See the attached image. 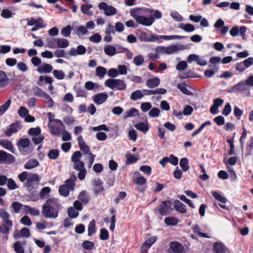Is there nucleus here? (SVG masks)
I'll use <instances>...</instances> for the list:
<instances>
[{"mask_svg":"<svg viewBox=\"0 0 253 253\" xmlns=\"http://www.w3.org/2000/svg\"><path fill=\"white\" fill-rule=\"evenodd\" d=\"M144 11L142 8H135L130 10V14L138 23L145 26H150L154 22V18L152 16L147 17L141 15L144 13Z\"/></svg>","mask_w":253,"mask_h":253,"instance_id":"obj_1","label":"nucleus"},{"mask_svg":"<svg viewBox=\"0 0 253 253\" xmlns=\"http://www.w3.org/2000/svg\"><path fill=\"white\" fill-rule=\"evenodd\" d=\"M77 180V177L75 175H72L70 178L65 182V184L61 185L59 188V194L64 197H67L69 194V191H73L75 185V181Z\"/></svg>","mask_w":253,"mask_h":253,"instance_id":"obj_2","label":"nucleus"},{"mask_svg":"<svg viewBox=\"0 0 253 253\" xmlns=\"http://www.w3.org/2000/svg\"><path fill=\"white\" fill-rule=\"evenodd\" d=\"M0 217L2 219V226L0 228V232L3 234H7L12 226V222L9 219V214L4 210H0Z\"/></svg>","mask_w":253,"mask_h":253,"instance_id":"obj_3","label":"nucleus"},{"mask_svg":"<svg viewBox=\"0 0 253 253\" xmlns=\"http://www.w3.org/2000/svg\"><path fill=\"white\" fill-rule=\"evenodd\" d=\"M105 85L110 88L113 89L116 88L119 90H125L126 86L123 80L114 79L107 80L105 82Z\"/></svg>","mask_w":253,"mask_h":253,"instance_id":"obj_4","label":"nucleus"},{"mask_svg":"<svg viewBox=\"0 0 253 253\" xmlns=\"http://www.w3.org/2000/svg\"><path fill=\"white\" fill-rule=\"evenodd\" d=\"M173 210L172 204L170 201H163L159 206L158 211L162 215L169 214Z\"/></svg>","mask_w":253,"mask_h":253,"instance_id":"obj_5","label":"nucleus"},{"mask_svg":"<svg viewBox=\"0 0 253 253\" xmlns=\"http://www.w3.org/2000/svg\"><path fill=\"white\" fill-rule=\"evenodd\" d=\"M98 8L100 10H103L104 14L107 16H112L116 14L117 10L113 6L108 5L104 2H100L98 5Z\"/></svg>","mask_w":253,"mask_h":253,"instance_id":"obj_6","label":"nucleus"},{"mask_svg":"<svg viewBox=\"0 0 253 253\" xmlns=\"http://www.w3.org/2000/svg\"><path fill=\"white\" fill-rule=\"evenodd\" d=\"M58 211H59L57 210L51 209V207L45 205L42 207V214L47 218H56L58 215Z\"/></svg>","mask_w":253,"mask_h":253,"instance_id":"obj_7","label":"nucleus"},{"mask_svg":"<svg viewBox=\"0 0 253 253\" xmlns=\"http://www.w3.org/2000/svg\"><path fill=\"white\" fill-rule=\"evenodd\" d=\"M73 168L75 170L79 171V172L78 174V178L81 180H84L86 173V170L84 168V163L80 162L74 163L73 164Z\"/></svg>","mask_w":253,"mask_h":253,"instance_id":"obj_8","label":"nucleus"},{"mask_svg":"<svg viewBox=\"0 0 253 253\" xmlns=\"http://www.w3.org/2000/svg\"><path fill=\"white\" fill-rule=\"evenodd\" d=\"M40 181L39 176L36 173H30L28 174V181H27V186L28 190L32 193L35 192V190H33L31 186L33 183L36 182L37 184Z\"/></svg>","mask_w":253,"mask_h":253,"instance_id":"obj_9","label":"nucleus"},{"mask_svg":"<svg viewBox=\"0 0 253 253\" xmlns=\"http://www.w3.org/2000/svg\"><path fill=\"white\" fill-rule=\"evenodd\" d=\"M248 86L245 81L241 82L236 85L232 86L229 91L230 93H235L238 91L243 92V91L247 90Z\"/></svg>","mask_w":253,"mask_h":253,"instance_id":"obj_10","label":"nucleus"},{"mask_svg":"<svg viewBox=\"0 0 253 253\" xmlns=\"http://www.w3.org/2000/svg\"><path fill=\"white\" fill-rule=\"evenodd\" d=\"M44 205L58 211L62 208L59 201L55 198H50L48 199Z\"/></svg>","mask_w":253,"mask_h":253,"instance_id":"obj_11","label":"nucleus"},{"mask_svg":"<svg viewBox=\"0 0 253 253\" xmlns=\"http://www.w3.org/2000/svg\"><path fill=\"white\" fill-rule=\"evenodd\" d=\"M184 248L178 242H171L170 244V253H182Z\"/></svg>","mask_w":253,"mask_h":253,"instance_id":"obj_12","label":"nucleus"},{"mask_svg":"<svg viewBox=\"0 0 253 253\" xmlns=\"http://www.w3.org/2000/svg\"><path fill=\"white\" fill-rule=\"evenodd\" d=\"M78 142L80 149L84 153V155L90 152L89 147L85 143L82 135L78 136Z\"/></svg>","mask_w":253,"mask_h":253,"instance_id":"obj_13","label":"nucleus"},{"mask_svg":"<svg viewBox=\"0 0 253 253\" xmlns=\"http://www.w3.org/2000/svg\"><path fill=\"white\" fill-rule=\"evenodd\" d=\"M108 96L106 93H101L96 94L93 97V101L97 105H100L106 101Z\"/></svg>","mask_w":253,"mask_h":253,"instance_id":"obj_14","label":"nucleus"},{"mask_svg":"<svg viewBox=\"0 0 253 253\" xmlns=\"http://www.w3.org/2000/svg\"><path fill=\"white\" fill-rule=\"evenodd\" d=\"M52 66L47 63L43 64L38 67L37 71L40 73H49L52 71Z\"/></svg>","mask_w":253,"mask_h":253,"instance_id":"obj_15","label":"nucleus"},{"mask_svg":"<svg viewBox=\"0 0 253 253\" xmlns=\"http://www.w3.org/2000/svg\"><path fill=\"white\" fill-rule=\"evenodd\" d=\"M74 33L77 34L79 37L81 38L84 35L88 33L87 28L84 26H78L73 28Z\"/></svg>","mask_w":253,"mask_h":253,"instance_id":"obj_16","label":"nucleus"},{"mask_svg":"<svg viewBox=\"0 0 253 253\" xmlns=\"http://www.w3.org/2000/svg\"><path fill=\"white\" fill-rule=\"evenodd\" d=\"M157 237L153 236L147 239L143 244L141 247V250L143 252H146L147 250L156 241Z\"/></svg>","mask_w":253,"mask_h":253,"instance_id":"obj_17","label":"nucleus"},{"mask_svg":"<svg viewBox=\"0 0 253 253\" xmlns=\"http://www.w3.org/2000/svg\"><path fill=\"white\" fill-rule=\"evenodd\" d=\"M213 251L214 253H226V248L221 242H216L213 246Z\"/></svg>","mask_w":253,"mask_h":253,"instance_id":"obj_18","label":"nucleus"},{"mask_svg":"<svg viewBox=\"0 0 253 253\" xmlns=\"http://www.w3.org/2000/svg\"><path fill=\"white\" fill-rule=\"evenodd\" d=\"M19 128L20 125L18 123H16L13 124L5 130V134L7 136H10L13 133L16 132Z\"/></svg>","mask_w":253,"mask_h":253,"instance_id":"obj_19","label":"nucleus"},{"mask_svg":"<svg viewBox=\"0 0 253 253\" xmlns=\"http://www.w3.org/2000/svg\"><path fill=\"white\" fill-rule=\"evenodd\" d=\"M48 127L51 133L57 136H60L61 134V130H60V127L62 128V130L64 128L62 126L53 125V124H49V125H48Z\"/></svg>","mask_w":253,"mask_h":253,"instance_id":"obj_20","label":"nucleus"},{"mask_svg":"<svg viewBox=\"0 0 253 253\" xmlns=\"http://www.w3.org/2000/svg\"><path fill=\"white\" fill-rule=\"evenodd\" d=\"M182 45H170L167 47H166V51L167 54H171L173 53L177 52L178 50L180 49H182L183 48Z\"/></svg>","mask_w":253,"mask_h":253,"instance_id":"obj_21","label":"nucleus"},{"mask_svg":"<svg viewBox=\"0 0 253 253\" xmlns=\"http://www.w3.org/2000/svg\"><path fill=\"white\" fill-rule=\"evenodd\" d=\"M160 80L158 77L148 79L146 82V85L150 88H154L159 85Z\"/></svg>","mask_w":253,"mask_h":253,"instance_id":"obj_22","label":"nucleus"},{"mask_svg":"<svg viewBox=\"0 0 253 253\" xmlns=\"http://www.w3.org/2000/svg\"><path fill=\"white\" fill-rule=\"evenodd\" d=\"M144 97L142 90H136L133 91L130 96V98L133 101H136L141 99Z\"/></svg>","mask_w":253,"mask_h":253,"instance_id":"obj_23","label":"nucleus"},{"mask_svg":"<svg viewBox=\"0 0 253 253\" xmlns=\"http://www.w3.org/2000/svg\"><path fill=\"white\" fill-rule=\"evenodd\" d=\"M174 207L176 211L181 212L185 213L186 212V206L178 200L174 201Z\"/></svg>","mask_w":253,"mask_h":253,"instance_id":"obj_24","label":"nucleus"},{"mask_svg":"<svg viewBox=\"0 0 253 253\" xmlns=\"http://www.w3.org/2000/svg\"><path fill=\"white\" fill-rule=\"evenodd\" d=\"M57 47L59 48H65L69 46V41L64 38H57Z\"/></svg>","mask_w":253,"mask_h":253,"instance_id":"obj_25","label":"nucleus"},{"mask_svg":"<svg viewBox=\"0 0 253 253\" xmlns=\"http://www.w3.org/2000/svg\"><path fill=\"white\" fill-rule=\"evenodd\" d=\"M221 61V58L217 56L213 57L210 59L209 63L211 65V66L213 67L215 72H217L218 70V67L216 66V64L219 63Z\"/></svg>","mask_w":253,"mask_h":253,"instance_id":"obj_26","label":"nucleus"},{"mask_svg":"<svg viewBox=\"0 0 253 253\" xmlns=\"http://www.w3.org/2000/svg\"><path fill=\"white\" fill-rule=\"evenodd\" d=\"M39 165V163L37 160L31 159L25 164L24 168L28 169H32L38 166Z\"/></svg>","mask_w":253,"mask_h":253,"instance_id":"obj_27","label":"nucleus"},{"mask_svg":"<svg viewBox=\"0 0 253 253\" xmlns=\"http://www.w3.org/2000/svg\"><path fill=\"white\" fill-rule=\"evenodd\" d=\"M178 28L184 30L186 32H191L194 31L195 27L194 26L191 24H184V23H180L178 25Z\"/></svg>","mask_w":253,"mask_h":253,"instance_id":"obj_28","label":"nucleus"},{"mask_svg":"<svg viewBox=\"0 0 253 253\" xmlns=\"http://www.w3.org/2000/svg\"><path fill=\"white\" fill-rule=\"evenodd\" d=\"M134 126L137 129L142 131L144 133H146L149 129L148 124L145 123H138L136 124Z\"/></svg>","mask_w":253,"mask_h":253,"instance_id":"obj_29","label":"nucleus"},{"mask_svg":"<svg viewBox=\"0 0 253 253\" xmlns=\"http://www.w3.org/2000/svg\"><path fill=\"white\" fill-rule=\"evenodd\" d=\"M9 83V79L4 72L0 71V85L1 86H6Z\"/></svg>","mask_w":253,"mask_h":253,"instance_id":"obj_30","label":"nucleus"},{"mask_svg":"<svg viewBox=\"0 0 253 253\" xmlns=\"http://www.w3.org/2000/svg\"><path fill=\"white\" fill-rule=\"evenodd\" d=\"M104 52L108 56H112L116 54V48L111 45L105 46L104 48Z\"/></svg>","mask_w":253,"mask_h":253,"instance_id":"obj_31","label":"nucleus"},{"mask_svg":"<svg viewBox=\"0 0 253 253\" xmlns=\"http://www.w3.org/2000/svg\"><path fill=\"white\" fill-rule=\"evenodd\" d=\"M78 199L84 204H86L88 203L90 198L87 193L84 191L79 194Z\"/></svg>","mask_w":253,"mask_h":253,"instance_id":"obj_32","label":"nucleus"},{"mask_svg":"<svg viewBox=\"0 0 253 253\" xmlns=\"http://www.w3.org/2000/svg\"><path fill=\"white\" fill-rule=\"evenodd\" d=\"M92 5L90 4H83L81 6L82 12L88 16H91L93 14L92 12L90 10V9L92 8Z\"/></svg>","mask_w":253,"mask_h":253,"instance_id":"obj_33","label":"nucleus"},{"mask_svg":"<svg viewBox=\"0 0 253 253\" xmlns=\"http://www.w3.org/2000/svg\"><path fill=\"white\" fill-rule=\"evenodd\" d=\"M107 73L106 68L103 67H98L96 68L95 70L96 76L99 77L100 78H102L104 77Z\"/></svg>","mask_w":253,"mask_h":253,"instance_id":"obj_34","label":"nucleus"},{"mask_svg":"<svg viewBox=\"0 0 253 253\" xmlns=\"http://www.w3.org/2000/svg\"><path fill=\"white\" fill-rule=\"evenodd\" d=\"M179 165L184 171H187L189 169L188 160L186 158H183L180 160Z\"/></svg>","mask_w":253,"mask_h":253,"instance_id":"obj_35","label":"nucleus"},{"mask_svg":"<svg viewBox=\"0 0 253 253\" xmlns=\"http://www.w3.org/2000/svg\"><path fill=\"white\" fill-rule=\"evenodd\" d=\"M25 242H24L22 244L20 242H17L14 244V249L17 253H24V250L22 245H25Z\"/></svg>","mask_w":253,"mask_h":253,"instance_id":"obj_36","label":"nucleus"},{"mask_svg":"<svg viewBox=\"0 0 253 253\" xmlns=\"http://www.w3.org/2000/svg\"><path fill=\"white\" fill-rule=\"evenodd\" d=\"M193 231L194 233L197 234L199 237L206 238H210V237L208 236L206 234L200 232V227L197 224L194 225L193 228Z\"/></svg>","mask_w":253,"mask_h":253,"instance_id":"obj_37","label":"nucleus"},{"mask_svg":"<svg viewBox=\"0 0 253 253\" xmlns=\"http://www.w3.org/2000/svg\"><path fill=\"white\" fill-rule=\"evenodd\" d=\"M82 156V154L80 151H76L72 156L71 161L73 164L81 162L80 160Z\"/></svg>","mask_w":253,"mask_h":253,"instance_id":"obj_38","label":"nucleus"},{"mask_svg":"<svg viewBox=\"0 0 253 253\" xmlns=\"http://www.w3.org/2000/svg\"><path fill=\"white\" fill-rule=\"evenodd\" d=\"M88 235L90 236L96 232L95 222L94 220H92L89 223L88 227Z\"/></svg>","mask_w":253,"mask_h":253,"instance_id":"obj_39","label":"nucleus"},{"mask_svg":"<svg viewBox=\"0 0 253 253\" xmlns=\"http://www.w3.org/2000/svg\"><path fill=\"white\" fill-rule=\"evenodd\" d=\"M177 220L174 217H167L165 219V223L169 226H174L177 223Z\"/></svg>","mask_w":253,"mask_h":253,"instance_id":"obj_40","label":"nucleus"},{"mask_svg":"<svg viewBox=\"0 0 253 253\" xmlns=\"http://www.w3.org/2000/svg\"><path fill=\"white\" fill-rule=\"evenodd\" d=\"M53 75L58 80H63L65 77L64 73L62 70H54L53 71Z\"/></svg>","mask_w":253,"mask_h":253,"instance_id":"obj_41","label":"nucleus"},{"mask_svg":"<svg viewBox=\"0 0 253 253\" xmlns=\"http://www.w3.org/2000/svg\"><path fill=\"white\" fill-rule=\"evenodd\" d=\"M0 144L5 148L12 151L13 146L12 144L9 141L2 140L0 141Z\"/></svg>","mask_w":253,"mask_h":253,"instance_id":"obj_42","label":"nucleus"},{"mask_svg":"<svg viewBox=\"0 0 253 253\" xmlns=\"http://www.w3.org/2000/svg\"><path fill=\"white\" fill-rule=\"evenodd\" d=\"M71 30V26L67 25L61 30V33L63 37H69L70 36Z\"/></svg>","mask_w":253,"mask_h":253,"instance_id":"obj_43","label":"nucleus"},{"mask_svg":"<svg viewBox=\"0 0 253 253\" xmlns=\"http://www.w3.org/2000/svg\"><path fill=\"white\" fill-rule=\"evenodd\" d=\"M11 207L15 213L20 212V210L22 209L23 205L18 202H13L11 205Z\"/></svg>","mask_w":253,"mask_h":253,"instance_id":"obj_44","label":"nucleus"},{"mask_svg":"<svg viewBox=\"0 0 253 253\" xmlns=\"http://www.w3.org/2000/svg\"><path fill=\"white\" fill-rule=\"evenodd\" d=\"M126 164H134L138 160V158L132 155L130 153L126 154Z\"/></svg>","mask_w":253,"mask_h":253,"instance_id":"obj_45","label":"nucleus"},{"mask_svg":"<svg viewBox=\"0 0 253 253\" xmlns=\"http://www.w3.org/2000/svg\"><path fill=\"white\" fill-rule=\"evenodd\" d=\"M12 12L8 9H4L1 13V16L5 19L10 18L13 16Z\"/></svg>","mask_w":253,"mask_h":253,"instance_id":"obj_46","label":"nucleus"},{"mask_svg":"<svg viewBox=\"0 0 253 253\" xmlns=\"http://www.w3.org/2000/svg\"><path fill=\"white\" fill-rule=\"evenodd\" d=\"M48 156L50 159L55 160L59 156V150L56 149L51 150L48 153Z\"/></svg>","mask_w":253,"mask_h":253,"instance_id":"obj_47","label":"nucleus"},{"mask_svg":"<svg viewBox=\"0 0 253 253\" xmlns=\"http://www.w3.org/2000/svg\"><path fill=\"white\" fill-rule=\"evenodd\" d=\"M212 195L215 199H216L217 201L221 202V203L224 204L227 202V199L225 197L220 195L217 192H213Z\"/></svg>","mask_w":253,"mask_h":253,"instance_id":"obj_48","label":"nucleus"},{"mask_svg":"<svg viewBox=\"0 0 253 253\" xmlns=\"http://www.w3.org/2000/svg\"><path fill=\"white\" fill-rule=\"evenodd\" d=\"M177 88H179L182 92L183 93L190 95L192 94V92L187 89L185 85L182 84H178L177 85Z\"/></svg>","mask_w":253,"mask_h":253,"instance_id":"obj_49","label":"nucleus"},{"mask_svg":"<svg viewBox=\"0 0 253 253\" xmlns=\"http://www.w3.org/2000/svg\"><path fill=\"white\" fill-rule=\"evenodd\" d=\"M126 114V115L125 116V118H128V117H132L136 116L139 115V112L135 108H132L130 109V110L127 111Z\"/></svg>","mask_w":253,"mask_h":253,"instance_id":"obj_50","label":"nucleus"},{"mask_svg":"<svg viewBox=\"0 0 253 253\" xmlns=\"http://www.w3.org/2000/svg\"><path fill=\"white\" fill-rule=\"evenodd\" d=\"M11 103V100L8 99L2 105L0 106V115H2L9 108Z\"/></svg>","mask_w":253,"mask_h":253,"instance_id":"obj_51","label":"nucleus"},{"mask_svg":"<svg viewBox=\"0 0 253 253\" xmlns=\"http://www.w3.org/2000/svg\"><path fill=\"white\" fill-rule=\"evenodd\" d=\"M68 215L72 218H76L79 215V212L73 207H70L68 209Z\"/></svg>","mask_w":253,"mask_h":253,"instance_id":"obj_52","label":"nucleus"},{"mask_svg":"<svg viewBox=\"0 0 253 253\" xmlns=\"http://www.w3.org/2000/svg\"><path fill=\"white\" fill-rule=\"evenodd\" d=\"M84 86L88 90H93L94 89H97L99 85L92 82L88 81L85 83Z\"/></svg>","mask_w":253,"mask_h":253,"instance_id":"obj_53","label":"nucleus"},{"mask_svg":"<svg viewBox=\"0 0 253 253\" xmlns=\"http://www.w3.org/2000/svg\"><path fill=\"white\" fill-rule=\"evenodd\" d=\"M12 157L10 154H9L3 151H0V162L5 161L10 159Z\"/></svg>","mask_w":253,"mask_h":253,"instance_id":"obj_54","label":"nucleus"},{"mask_svg":"<svg viewBox=\"0 0 253 253\" xmlns=\"http://www.w3.org/2000/svg\"><path fill=\"white\" fill-rule=\"evenodd\" d=\"M144 62V58L142 55H139L135 57L133 59V63L136 66H140Z\"/></svg>","mask_w":253,"mask_h":253,"instance_id":"obj_55","label":"nucleus"},{"mask_svg":"<svg viewBox=\"0 0 253 253\" xmlns=\"http://www.w3.org/2000/svg\"><path fill=\"white\" fill-rule=\"evenodd\" d=\"M30 143V140L27 138L21 139L18 142V146L20 147L26 148L29 146Z\"/></svg>","mask_w":253,"mask_h":253,"instance_id":"obj_56","label":"nucleus"},{"mask_svg":"<svg viewBox=\"0 0 253 253\" xmlns=\"http://www.w3.org/2000/svg\"><path fill=\"white\" fill-rule=\"evenodd\" d=\"M160 110L158 108H153L149 112L148 114L151 117L156 118L159 116Z\"/></svg>","mask_w":253,"mask_h":253,"instance_id":"obj_57","label":"nucleus"},{"mask_svg":"<svg viewBox=\"0 0 253 253\" xmlns=\"http://www.w3.org/2000/svg\"><path fill=\"white\" fill-rule=\"evenodd\" d=\"M7 186L10 190H14L18 188V185L12 179H9L7 180Z\"/></svg>","mask_w":253,"mask_h":253,"instance_id":"obj_58","label":"nucleus"},{"mask_svg":"<svg viewBox=\"0 0 253 253\" xmlns=\"http://www.w3.org/2000/svg\"><path fill=\"white\" fill-rule=\"evenodd\" d=\"M89 39L90 42L98 43L101 40V36L99 34L96 33L90 37Z\"/></svg>","mask_w":253,"mask_h":253,"instance_id":"obj_59","label":"nucleus"},{"mask_svg":"<svg viewBox=\"0 0 253 253\" xmlns=\"http://www.w3.org/2000/svg\"><path fill=\"white\" fill-rule=\"evenodd\" d=\"M29 134L33 136H38L41 133V129L39 127L31 128L28 130Z\"/></svg>","mask_w":253,"mask_h":253,"instance_id":"obj_60","label":"nucleus"},{"mask_svg":"<svg viewBox=\"0 0 253 253\" xmlns=\"http://www.w3.org/2000/svg\"><path fill=\"white\" fill-rule=\"evenodd\" d=\"M61 134H62V139L63 141H66L71 139V136L70 133L65 129L62 130Z\"/></svg>","mask_w":253,"mask_h":253,"instance_id":"obj_61","label":"nucleus"},{"mask_svg":"<svg viewBox=\"0 0 253 253\" xmlns=\"http://www.w3.org/2000/svg\"><path fill=\"white\" fill-rule=\"evenodd\" d=\"M152 105L150 102H143L141 103L140 108L143 112H146L150 110Z\"/></svg>","mask_w":253,"mask_h":253,"instance_id":"obj_62","label":"nucleus"},{"mask_svg":"<svg viewBox=\"0 0 253 253\" xmlns=\"http://www.w3.org/2000/svg\"><path fill=\"white\" fill-rule=\"evenodd\" d=\"M170 15L172 18L176 21L181 22L183 21V17L177 12H171Z\"/></svg>","mask_w":253,"mask_h":253,"instance_id":"obj_63","label":"nucleus"},{"mask_svg":"<svg viewBox=\"0 0 253 253\" xmlns=\"http://www.w3.org/2000/svg\"><path fill=\"white\" fill-rule=\"evenodd\" d=\"M187 63L185 61H180L176 66V69L179 71H183L187 67Z\"/></svg>","mask_w":253,"mask_h":253,"instance_id":"obj_64","label":"nucleus"}]
</instances>
